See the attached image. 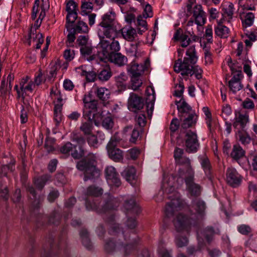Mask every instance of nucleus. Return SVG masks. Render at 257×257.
Instances as JSON below:
<instances>
[{
  "label": "nucleus",
  "instance_id": "obj_10",
  "mask_svg": "<svg viewBox=\"0 0 257 257\" xmlns=\"http://www.w3.org/2000/svg\"><path fill=\"white\" fill-rule=\"evenodd\" d=\"M71 140L75 142L78 146V150L75 149L71 153V156L74 159H80L84 156L86 153V150L84 146L86 144V141L82 135L73 132L70 136Z\"/></svg>",
  "mask_w": 257,
  "mask_h": 257
},
{
  "label": "nucleus",
  "instance_id": "obj_52",
  "mask_svg": "<svg viewBox=\"0 0 257 257\" xmlns=\"http://www.w3.org/2000/svg\"><path fill=\"white\" fill-rule=\"evenodd\" d=\"M55 142V140L53 138L47 137L46 139L44 147L48 152L50 153L54 150L53 145Z\"/></svg>",
  "mask_w": 257,
  "mask_h": 257
},
{
  "label": "nucleus",
  "instance_id": "obj_55",
  "mask_svg": "<svg viewBox=\"0 0 257 257\" xmlns=\"http://www.w3.org/2000/svg\"><path fill=\"white\" fill-rule=\"evenodd\" d=\"M188 238L186 236H178L176 238V244L179 247L186 246L188 244Z\"/></svg>",
  "mask_w": 257,
  "mask_h": 257
},
{
  "label": "nucleus",
  "instance_id": "obj_29",
  "mask_svg": "<svg viewBox=\"0 0 257 257\" xmlns=\"http://www.w3.org/2000/svg\"><path fill=\"white\" fill-rule=\"evenodd\" d=\"M244 154V151L239 145H234L230 155L234 160L238 161L243 157Z\"/></svg>",
  "mask_w": 257,
  "mask_h": 257
},
{
  "label": "nucleus",
  "instance_id": "obj_5",
  "mask_svg": "<svg viewBox=\"0 0 257 257\" xmlns=\"http://www.w3.org/2000/svg\"><path fill=\"white\" fill-rule=\"evenodd\" d=\"M117 25L115 14L113 11H111L103 15L101 22L98 24V35L100 41L105 40V37L114 39L118 34Z\"/></svg>",
  "mask_w": 257,
  "mask_h": 257
},
{
  "label": "nucleus",
  "instance_id": "obj_63",
  "mask_svg": "<svg viewBox=\"0 0 257 257\" xmlns=\"http://www.w3.org/2000/svg\"><path fill=\"white\" fill-rule=\"evenodd\" d=\"M87 142L89 145L95 148H97L98 140L96 136L94 135L89 136L87 138Z\"/></svg>",
  "mask_w": 257,
  "mask_h": 257
},
{
  "label": "nucleus",
  "instance_id": "obj_24",
  "mask_svg": "<svg viewBox=\"0 0 257 257\" xmlns=\"http://www.w3.org/2000/svg\"><path fill=\"white\" fill-rule=\"evenodd\" d=\"M79 234L83 246L88 250L92 249L93 245L89 238L87 230L84 228L82 229L80 231Z\"/></svg>",
  "mask_w": 257,
  "mask_h": 257
},
{
  "label": "nucleus",
  "instance_id": "obj_7",
  "mask_svg": "<svg viewBox=\"0 0 257 257\" xmlns=\"http://www.w3.org/2000/svg\"><path fill=\"white\" fill-rule=\"evenodd\" d=\"M193 64L189 63V60L187 58H184L183 61L182 59H178L176 61L174 68V71L177 73L181 72L182 76H192L195 74L197 79L202 78L203 71L198 66H192Z\"/></svg>",
  "mask_w": 257,
  "mask_h": 257
},
{
  "label": "nucleus",
  "instance_id": "obj_26",
  "mask_svg": "<svg viewBox=\"0 0 257 257\" xmlns=\"http://www.w3.org/2000/svg\"><path fill=\"white\" fill-rule=\"evenodd\" d=\"M144 17L142 15H139L136 22L135 25L137 27V31L138 34L142 35L144 32L148 30V25L145 20L143 19Z\"/></svg>",
  "mask_w": 257,
  "mask_h": 257
},
{
  "label": "nucleus",
  "instance_id": "obj_44",
  "mask_svg": "<svg viewBox=\"0 0 257 257\" xmlns=\"http://www.w3.org/2000/svg\"><path fill=\"white\" fill-rule=\"evenodd\" d=\"M74 31L77 33H85L88 31V28L87 24L81 21H79L73 28Z\"/></svg>",
  "mask_w": 257,
  "mask_h": 257
},
{
  "label": "nucleus",
  "instance_id": "obj_36",
  "mask_svg": "<svg viewBox=\"0 0 257 257\" xmlns=\"http://www.w3.org/2000/svg\"><path fill=\"white\" fill-rule=\"evenodd\" d=\"M102 193L103 190L102 188L93 185L88 187L86 192V195L88 196L97 197L102 195Z\"/></svg>",
  "mask_w": 257,
  "mask_h": 257
},
{
  "label": "nucleus",
  "instance_id": "obj_8",
  "mask_svg": "<svg viewBox=\"0 0 257 257\" xmlns=\"http://www.w3.org/2000/svg\"><path fill=\"white\" fill-rule=\"evenodd\" d=\"M190 160L186 158V164L188 168L184 177V182L186 185V189L189 194L193 197L198 198L202 192L201 186L194 182V171L190 166Z\"/></svg>",
  "mask_w": 257,
  "mask_h": 257
},
{
  "label": "nucleus",
  "instance_id": "obj_4",
  "mask_svg": "<svg viewBox=\"0 0 257 257\" xmlns=\"http://www.w3.org/2000/svg\"><path fill=\"white\" fill-rule=\"evenodd\" d=\"M96 157L93 153H89L85 158L77 162L76 168L83 173V180L94 182L100 175V171L97 167Z\"/></svg>",
  "mask_w": 257,
  "mask_h": 257
},
{
  "label": "nucleus",
  "instance_id": "obj_53",
  "mask_svg": "<svg viewBox=\"0 0 257 257\" xmlns=\"http://www.w3.org/2000/svg\"><path fill=\"white\" fill-rule=\"evenodd\" d=\"M146 117L144 114H142L139 115L138 116L136 117V123L135 126H137V127L141 129H143V127L146 124Z\"/></svg>",
  "mask_w": 257,
  "mask_h": 257
},
{
  "label": "nucleus",
  "instance_id": "obj_50",
  "mask_svg": "<svg viewBox=\"0 0 257 257\" xmlns=\"http://www.w3.org/2000/svg\"><path fill=\"white\" fill-rule=\"evenodd\" d=\"M228 86L233 93H235L236 91L240 90L243 87L241 82L234 81L233 80H230L228 82Z\"/></svg>",
  "mask_w": 257,
  "mask_h": 257
},
{
  "label": "nucleus",
  "instance_id": "obj_6",
  "mask_svg": "<svg viewBox=\"0 0 257 257\" xmlns=\"http://www.w3.org/2000/svg\"><path fill=\"white\" fill-rule=\"evenodd\" d=\"M66 233V229L64 228L57 245L54 243L53 237L52 235L50 236L47 240L48 244H45L43 246V252L41 254V257H59L58 255L60 250L64 249V251H65L66 243L65 235Z\"/></svg>",
  "mask_w": 257,
  "mask_h": 257
},
{
  "label": "nucleus",
  "instance_id": "obj_54",
  "mask_svg": "<svg viewBox=\"0 0 257 257\" xmlns=\"http://www.w3.org/2000/svg\"><path fill=\"white\" fill-rule=\"evenodd\" d=\"M78 10L70 12L67 13L66 16V23L72 24L74 23L75 20L77 19Z\"/></svg>",
  "mask_w": 257,
  "mask_h": 257
},
{
  "label": "nucleus",
  "instance_id": "obj_47",
  "mask_svg": "<svg viewBox=\"0 0 257 257\" xmlns=\"http://www.w3.org/2000/svg\"><path fill=\"white\" fill-rule=\"evenodd\" d=\"M81 75L85 76L86 80L87 82H94L95 80L97 79V73L94 71H86L83 70Z\"/></svg>",
  "mask_w": 257,
  "mask_h": 257
},
{
  "label": "nucleus",
  "instance_id": "obj_39",
  "mask_svg": "<svg viewBox=\"0 0 257 257\" xmlns=\"http://www.w3.org/2000/svg\"><path fill=\"white\" fill-rule=\"evenodd\" d=\"M254 19V14L251 12L246 14L244 19L241 17L243 27L247 28L251 26L253 24Z\"/></svg>",
  "mask_w": 257,
  "mask_h": 257
},
{
  "label": "nucleus",
  "instance_id": "obj_30",
  "mask_svg": "<svg viewBox=\"0 0 257 257\" xmlns=\"http://www.w3.org/2000/svg\"><path fill=\"white\" fill-rule=\"evenodd\" d=\"M77 146L73 145L71 143L67 142L63 145L59 149L61 153L66 155L67 156L71 155V153L75 149H76Z\"/></svg>",
  "mask_w": 257,
  "mask_h": 257
},
{
  "label": "nucleus",
  "instance_id": "obj_14",
  "mask_svg": "<svg viewBox=\"0 0 257 257\" xmlns=\"http://www.w3.org/2000/svg\"><path fill=\"white\" fill-rule=\"evenodd\" d=\"M105 178L110 185L119 187L121 185L119 176L112 166H108L105 169Z\"/></svg>",
  "mask_w": 257,
  "mask_h": 257
},
{
  "label": "nucleus",
  "instance_id": "obj_42",
  "mask_svg": "<svg viewBox=\"0 0 257 257\" xmlns=\"http://www.w3.org/2000/svg\"><path fill=\"white\" fill-rule=\"evenodd\" d=\"M93 8L92 2L91 1L82 2L81 14L83 16L88 15L92 11Z\"/></svg>",
  "mask_w": 257,
  "mask_h": 257
},
{
  "label": "nucleus",
  "instance_id": "obj_40",
  "mask_svg": "<svg viewBox=\"0 0 257 257\" xmlns=\"http://www.w3.org/2000/svg\"><path fill=\"white\" fill-rule=\"evenodd\" d=\"M93 128V121L92 120H87L82 123L80 129L85 135H89L91 134Z\"/></svg>",
  "mask_w": 257,
  "mask_h": 257
},
{
  "label": "nucleus",
  "instance_id": "obj_62",
  "mask_svg": "<svg viewBox=\"0 0 257 257\" xmlns=\"http://www.w3.org/2000/svg\"><path fill=\"white\" fill-rule=\"evenodd\" d=\"M176 87L178 88L175 91L174 95L179 97H181L182 98L184 90V86L183 82L180 81L178 85H177Z\"/></svg>",
  "mask_w": 257,
  "mask_h": 257
},
{
  "label": "nucleus",
  "instance_id": "obj_49",
  "mask_svg": "<svg viewBox=\"0 0 257 257\" xmlns=\"http://www.w3.org/2000/svg\"><path fill=\"white\" fill-rule=\"evenodd\" d=\"M132 88L135 91L139 89L142 85V81L140 79V76L132 75Z\"/></svg>",
  "mask_w": 257,
  "mask_h": 257
},
{
  "label": "nucleus",
  "instance_id": "obj_37",
  "mask_svg": "<svg viewBox=\"0 0 257 257\" xmlns=\"http://www.w3.org/2000/svg\"><path fill=\"white\" fill-rule=\"evenodd\" d=\"M27 191L31 194L32 200V205L35 209H38L39 207L40 200L37 198V193L35 188L33 186H28L27 188Z\"/></svg>",
  "mask_w": 257,
  "mask_h": 257
},
{
  "label": "nucleus",
  "instance_id": "obj_60",
  "mask_svg": "<svg viewBox=\"0 0 257 257\" xmlns=\"http://www.w3.org/2000/svg\"><path fill=\"white\" fill-rule=\"evenodd\" d=\"M102 126L106 129H110L112 127L113 121L110 116L105 117L102 122Z\"/></svg>",
  "mask_w": 257,
  "mask_h": 257
},
{
  "label": "nucleus",
  "instance_id": "obj_56",
  "mask_svg": "<svg viewBox=\"0 0 257 257\" xmlns=\"http://www.w3.org/2000/svg\"><path fill=\"white\" fill-rule=\"evenodd\" d=\"M203 244L199 243L197 247L190 246L187 249V252L189 255H195L197 252L200 251L203 246Z\"/></svg>",
  "mask_w": 257,
  "mask_h": 257
},
{
  "label": "nucleus",
  "instance_id": "obj_28",
  "mask_svg": "<svg viewBox=\"0 0 257 257\" xmlns=\"http://www.w3.org/2000/svg\"><path fill=\"white\" fill-rule=\"evenodd\" d=\"M121 175L127 181L131 182L136 179V169L134 167H128L121 173Z\"/></svg>",
  "mask_w": 257,
  "mask_h": 257
},
{
  "label": "nucleus",
  "instance_id": "obj_19",
  "mask_svg": "<svg viewBox=\"0 0 257 257\" xmlns=\"http://www.w3.org/2000/svg\"><path fill=\"white\" fill-rule=\"evenodd\" d=\"M149 65V61L146 60L145 64H138L132 62L128 70L132 75L141 76Z\"/></svg>",
  "mask_w": 257,
  "mask_h": 257
},
{
  "label": "nucleus",
  "instance_id": "obj_22",
  "mask_svg": "<svg viewBox=\"0 0 257 257\" xmlns=\"http://www.w3.org/2000/svg\"><path fill=\"white\" fill-rule=\"evenodd\" d=\"M197 116L195 113H189L188 116L185 118L181 126L183 129H188L190 127L194 126L197 122Z\"/></svg>",
  "mask_w": 257,
  "mask_h": 257
},
{
  "label": "nucleus",
  "instance_id": "obj_34",
  "mask_svg": "<svg viewBox=\"0 0 257 257\" xmlns=\"http://www.w3.org/2000/svg\"><path fill=\"white\" fill-rule=\"evenodd\" d=\"M28 37L29 39L33 38L34 40H35L36 38H38L37 44H36V48L39 49L41 48V45L44 42V37L41 33L36 34L31 29L30 30Z\"/></svg>",
  "mask_w": 257,
  "mask_h": 257
},
{
  "label": "nucleus",
  "instance_id": "obj_21",
  "mask_svg": "<svg viewBox=\"0 0 257 257\" xmlns=\"http://www.w3.org/2000/svg\"><path fill=\"white\" fill-rule=\"evenodd\" d=\"M112 73L109 66L99 69L97 72V79L101 82L108 81L112 76Z\"/></svg>",
  "mask_w": 257,
  "mask_h": 257
},
{
  "label": "nucleus",
  "instance_id": "obj_57",
  "mask_svg": "<svg viewBox=\"0 0 257 257\" xmlns=\"http://www.w3.org/2000/svg\"><path fill=\"white\" fill-rule=\"evenodd\" d=\"M133 217L127 216V220L126 222V226L130 229L135 228L137 225V221L135 218L136 215H133Z\"/></svg>",
  "mask_w": 257,
  "mask_h": 257
},
{
  "label": "nucleus",
  "instance_id": "obj_32",
  "mask_svg": "<svg viewBox=\"0 0 257 257\" xmlns=\"http://www.w3.org/2000/svg\"><path fill=\"white\" fill-rule=\"evenodd\" d=\"M186 55L188 57H185L184 58L188 59L189 63L194 64L196 63L197 57L196 55V50L195 45L190 46L189 49L186 51Z\"/></svg>",
  "mask_w": 257,
  "mask_h": 257
},
{
  "label": "nucleus",
  "instance_id": "obj_43",
  "mask_svg": "<svg viewBox=\"0 0 257 257\" xmlns=\"http://www.w3.org/2000/svg\"><path fill=\"white\" fill-rule=\"evenodd\" d=\"M127 79V76L123 74H121L116 79V85L120 91L125 89L126 84L124 82Z\"/></svg>",
  "mask_w": 257,
  "mask_h": 257
},
{
  "label": "nucleus",
  "instance_id": "obj_9",
  "mask_svg": "<svg viewBox=\"0 0 257 257\" xmlns=\"http://www.w3.org/2000/svg\"><path fill=\"white\" fill-rule=\"evenodd\" d=\"M185 151L188 153H196L199 147L198 136L196 132L186 131L185 136Z\"/></svg>",
  "mask_w": 257,
  "mask_h": 257
},
{
  "label": "nucleus",
  "instance_id": "obj_51",
  "mask_svg": "<svg viewBox=\"0 0 257 257\" xmlns=\"http://www.w3.org/2000/svg\"><path fill=\"white\" fill-rule=\"evenodd\" d=\"M214 230L213 227L208 226L204 230V236L207 241L210 243L213 239Z\"/></svg>",
  "mask_w": 257,
  "mask_h": 257
},
{
  "label": "nucleus",
  "instance_id": "obj_11",
  "mask_svg": "<svg viewBox=\"0 0 257 257\" xmlns=\"http://www.w3.org/2000/svg\"><path fill=\"white\" fill-rule=\"evenodd\" d=\"M61 219V216L60 213L54 210L50 214L49 217L44 215L39 214L37 219L36 225L38 227H40L44 225V222L48 220L49 224L58 225L60 223Z\"/></svg>",
  "mask_w": 257,
  "mask_h": 257
},
{
  "label": "nucleus",
  "instance_id": "obj_25",
  "mask_svg": "<svg viewBox=\"0 0 257 257\" xmlns=\"http://www.w3.org/2000/svg\"><path fill=\"white\" fill-rule=\"evenodd\" d=\"M235 121L233 124V126L234 128H237V126L240 124V127L242 129H243L247 122L248 121V115L245 113L243 114L240 112H238V115H237L236 113Z\"/></svg>",
  "mask_w": 257,
  "mask_h": 257
},
{
  "label": "nucleus",
  "instance_id": "obj_41",
  "mask_svg": "<svg viewBox=\"0 0 257 257\" xmlns=\"http://www.w3.org/2000/svg\"><path fill=\"white\" fill-rule=\"evenodd\" d=\"M110 91L105 88H98L97 90V96L101 100L105 101L109 98Z\"/></svg>",
  "mask_w": 257,
  "mask_h": 257
},
{
  "label": "nucleus",
  "instance_id": "obj_1",
  "mask_svg": "<svg viewBox=\"0 0 257 257\" xmlns=\"http://www.w3.org/2000/svg\"><path fill=\"white\" fill-rule=\"evenodd\" d=\"M175 188L171 187L168 190L169 195L168 199L171 201L167 203L165 213L167 217L173 216L175 211L182 209H188L189 216L182 213L177 215L174 220V224L178 232L186 231L189 233L192 226L195 225L200 219L205 215L206 204L200 198H195L191 200L190 205L181 197L180 194L174 191Z\"/></svg>",
  "mask_w": 257,
  "mask_h": 257
},
{
  "label": "nucleus",
  "instance_id": "obj_2",
  "mask_svg": "<svg viewBox=\"0 0 257 257\" xmlns=\"http://www.w3.org/2000/svg\"><path fill=\"white\" fill-rule=\"evenodd\" d=\"M98 58L101 61L106 60L118 66L125 65L127 62V57L119 52L120 49L119 43L114 39L110 41L103 40L100 41L98 47Z\"/></svg>",
  "mask_w": 257,
  "mask_h": 257
},
{
  "label": "nucleus",
  "instance_id": "obj_33",
  "mask_svg": "<svg viewBox=\"0 0 257 257\" xmlns=\"http://www.w3.org/2000/svg\"><path fill=\"white\" fill-rule=\"evenodd\" d=\"M15 170V162L11 161L8 165H0V177L6 176L9 172H13Z\"/></svg>",
  "mask_w": 257,
  "mask_h": 257
},
{
  "label": "nucleus",
  "instance_id": "obj_23",
  "mask_svg": "<svg viewBox=\"0 0 257 257\" xmlns=\"http://www.w3.org/2000/svg\"><path fill=\"white\" fill-rule=\"evenodd\" d=\"M119 31H121L123 38L128 41H133L137 36L136 30L131 27H124Z\"/></svg>",
  "mask_w": 257,
  "mask_h": 257
},
{
  "label": "nucleus",
  "instance_id": "obj_58",
  "mask_svg": "<svg viewBox=\"0 0 257 257\" xmlns=\"http://www.w3.org/2000/svg\"><path fill=\"white\" fill-rule=\"evenodd\" d=\"M212 29L211 25H208L206 27L204 36L206 37L207 40V43H212Z\"/></svg>",
  "mask_w": 257,
  "mask_h": 257
},
{
  "label": "nucleus",
  "instance_id": "obj_48",
  "mask_svg": "<svg viewBox=\"0 0 257 257\" xmlns=\"http://www.w3.org/2000/svg\"><path fill=\"white\" fill-rule=\"evenodd\" d=\"M143 132V129L139 128L137 126H135L134 128L132 131L131 134V137L130 139V142L133 143H135L138 138L141 137V135Z\"/></svg>",
  "mask_w": 257,
  "mask_h": 257
},
{
  "label": "nucleus",
  "instance_id": "obj_17",
  "mask_svg": "<svg viewBox=\"0 0 257 257\" xmlns=\"http://www.w3.org/2000/svg\"><path fill=\"white\" fill-rule=\"evenodd\" d=\"M123 206L126 216L137 215L140 213V208L133 198L125 200Z\"/></svg>",
  "mask_w": 257,
  "mask_h": 257
},
{
  "label": "nucleus",
  "instance_id": "obj_18",
  "mask_svg": "<svg viewBox=\"0 0 257 257\" xmlns=\"http://www.w3.org/2000/svg\"><path fill=\"white\" fill-rule=\"evenodd\" d=\"M107 196L104 204L101 208V212L106 213L112 210L115 209L119 205L118 200L113 197L110 194H105Z\"/></svg>",
  "mask_w": 257,
  "mask_h": 257
},
{
  "label": "nucleus",
  "instance_id": "obj_13",
  "mask_svg": "<svg viewBox=\"0 0 257 257\" xmlns=\"http://www.w3.org/2000/svg\"><path fill=\"white\" fill-rule=\"evenodd\" d=\"M127 104L128 109L135 112L143 108L145 105L143 98L133 92L130 94Z\"/></svg>",
  "mask_w": 257,
  "mask_h": 257
},
{
  "label": "nucleus",
  "instance_id": "obj_61",
  "mask_svg": "<svg viewBox=\"0 0 257 257\" xmlns=\"http://www.w3.org/2000/svg\"><path fill=\"white\" fill-rule=\"evenodd\" d=\"M238 231L243 235L248 234L251 231V229L249 225L241 224L238 226Z\"/></svg>",
  "mask_w": 257,
  "mask_h": 257
},
{
  "label": "nucleus",
  "instance_id": "obj_35",
  "mask_svg": "<svg viewBox=\"0 0 257 257\" xmlns=\"http://www.w3.org/2000/svg\"><path fill=\"white\" fill-rule=\"evenodd\" d=\"M50 178V176L48 175H42L34 180V184L38 189L42 190Z\"/></svg>",
  "mask_w": 257,
  "mask_h": 257
},
{
  "label": "nucleus",
  "instance_id": "obj_12",
  "mask_svg": "<svg viewBox=\"0 0 257 257\" xmlns=\"http://www.w3.org/2000/svg\"><path fill=\"white\" fill-rule=\"evenodd\" d=\"M117 142L111 139L107 145L106 149L109 157L115 162H119L123 159L121 150L116 148Z\"/></svg>",
  "mask_w": 257,
  "mask_h": 257
},
{
  "label": "nucleus",
  "instance_id": "obj_59",
  "mask_svg": "<svg viewBox=\"0 0 257 257\" xmlns=\"http://www.w3.org/2000/svg\"><path fill=\"white\" fill-rule=\"evenodd\" d=\"M83 116L85 119H87V120H92V121L95 122V120L94 119V114L92 112V110L87 108H85L84 109Z\"/></svg>",
  "mask_w": 257,
  "mask_h": 257
},
{
  "label": "nucleus",
  "instance_id": "obj_64",
  "mask_svg": "<svg viewBox=\"0 0 257 257\" xmlns=\"http://www.w3.org/2000/svg\"><path fill=\"white\" fill-rule=\"evenodd\" d=\"M77 5L73 0H69L66 5V10L68 12L78 10Z\"/></svg>",
  "mask_w": 257,
  "mask_h": 257
},
{
  "label": "nucleus",
  "instance_id": "obj_20",
  "mask_svg": "<svg viewBox=\"0 0 257 257\" xmlns=\"http://www.w3.org/2000/svg\"><path fill=\"white\" fill-rule=\"evenodd\" d=\"M175 104L177 105L180 119H182L184 114H189L192 110V107L186 102L183 97L179 101L176 100Z\"/></svg>",
  "mask_w": 257,
  "mask_h": 257
},
{
  "label": "nucleus",
  "instance_id": "obj_46",
  "mask_svg": "<svg viewBox=\"0 0 257 257\" xmlns=\"http://www.w3.org/2000/svg\"><path fill=\"white\" fill-rule=\"evenodd\" d=\"M203 49L204 52V59L205 64H211L213 62L212 58V54L210 51V47H207L206 43H204Z\"/></svg>",
  "mask_w": 257,
  "mask_h": 257
},
{
  "label": "nucleus",
  "instance_id": "obj_15",
  "mask_svg": "<svg viewBox=\"0 0 257 257\" xmlns=\"http://www.w3.org/2000/svg\"><path fill=\"white\" fill-rule=\"evenodd\" d=\"M226 175V182L231 187H237L241 184L242 177L235 169L228 168Z\"/></svg>",
  "mask_w": 257,
  "mask_h": 257
},
{
  "label": "nucleus",
  "instance_id": "obj_38",
  "mask_svg": "<svg viewBox=\"0 0 257 257\" xmlns=\"http://www.w3.org/2000/svg\"><path fill=\"white\" fill-rule=\"evenodd\" d=\"M236 138L242 144L245 145L248 144L251 140L249 136L242 131L239 130L236 134Z\"/></svg>",
  "mask_w": 257,
  "mask_h": 257
},
{
  "label": "nucleus",
  "instance_id": "obj_3",
  "mask_svg": "<svg viewBox=\"0 0 257 257\" xmlns=\"http://www.w3.org/2000/svg\"><path fill=\"white\" fill-rule=\"evenodd\" d=\"M114 221V216L113 214L110 213L109 216L106 219V221L110 223L113 224L111 229L109 231L110 234L115 235V234H120L124 237L125 241L127 240L126 239V234H124L121 228L119 227L118 224H113ZM136 242L127 243V242H123L118 239V241L116 242V239L110 238L107 239L105 241L104 245V248L105 251L107 253H112L116 250H120L123 249L124 255H127L130 254L133 250H134L136 247Z\"/></svg>",
  "mask_w": 257,
  "mask_h": 257
},
{
  "label": "nucleus",
  "instance_id": "obj_27",
  "mask_svg": "<svg viewBox=\"0 0 257 257\" xmlns=\"http://www.w3.org/2000/svg\"><path fill=\"white\" fill-rule=\"evenodd\" d=\"M200 164L206 175L211 178L212 174L211 165L209 159L207 157H203L200 159Z\"/></svg>",
  "mask_w": 257,
  "mask_h": 257
},
{
  "label": "nucleus",
  "instance_id": "obj_31",
  "mask_svg": "<svg viewBox=\"0 0 257 257\" xmlns=\"http://www.w3.org/2000/svg\"><path fill=\"white\" fill-rule=\"evenodd\" d=\"M234 5L230 3L227 8H223L222 9V16L226 17L227 19V22L230 23L232 19L233 15L234 14Z\"/></svg>",
  "mask_w": 257,
  "mask_h": 257
},
{
  "label": "nucleus",
  "instance_id": "obj_45",
  "mask_svg": "<svg viewBox=\"0 0 257 257\" xmlns=\"http://www.w3.org/2000/svg\"><path fill=\"white\" fill-rule=\"evenodd\" d=\"M228 32L229 29L225 26H217L215 29V34L221 38L227 37Z\"/></svg>",
  "mask_w": 257,
  "mask_h": 257
},
{
  "label": "nucleus",
  "instance_id": "obj_16",
  "mask_svg": "<svg viewBox=\"0 0 257 257\" xmlns=\"http://www.w3.org/2000/svg\"><path fill=\"white\" fill-rule=\"evenodd\" d=\"M173 39L174 42L179 41L181 43L180 45L183 48H186L189 46L191 42V38H189L187 32H183L181 28H179L175 31Z\"/></svg>",
  "mask_w": 257,
  "mask_h": 257
}]
</instances>
